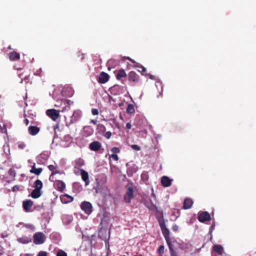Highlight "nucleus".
Here are the masks:
<instances>
[{
    "mask_svg": "<svg viewBox=\"0 0 256 256\" xmlns=\"http://www.w3.org/2000/svg\"><path fill=\"white\" fill-rule=\"evenodd\" d=\"M157 220L161 228L162 234L166 240L168 239H170V231L168 229L166 228L164 220L163 218H161L159 216H157Z\"/></svg>",
    "mask_w": 256,
    "mask_h": 256,
    "instance_id": "1",
    "label": "nucleus"
},
{
    "mask_svg": "<svg viewBox=\"0 0 256 256\" xmlns=\"http://www.w3.org/2000/svg\"><path fill=\"white\" fill-rule=\"evenodd\" d=\"M126 193L124 196V200L126 202H130L132 198L134 197V188L132 184L128 183L126 186Z\"/></svg>",
    "mask_w": 256,
    "mask_h": 256,
    "instance_id": "2",
    "label": "nucleus"
},
{
    "mask_svg": "<svg viewBox=\"0 0 256 256\" xmlns=\"http://www.w3.org/2000/svg\"><path fill=\"white\" fill-rule=\"evenodd\" d=\"M146 206L150 210L152 211V212L155 214L156 218L157 216H159L161 218H163L162 211L158 210L157 206L152 202L146 203Z\"/></svg>",
    "mask_w": 256,
    "mask_h": 256,
    "instance_id": "3",
    "label": "nucleus"
},
{
    "mask_svg": "<svg viewBox=\"0 0 256 256\" xmlns=\"http://www.w3.org/2000/svg\"><path fill=\"white\" fill-rule=\"evenodd\" d=\"M80 208L88 215H90L92 212V206L88 202H83L80 204Z\"/></svg>",
    "mask_w": 256,
    "mask_h": 256,
    "instance_id": "4",
    "label": "nucleus"
},
{
    "mask_svg": "<svg viewBox=\"0 0 256 256\" xmlns=\"http://www.w3.org/2000/svg\"><path fill=\"white\" fill-rule=\"evenodd\" d=\"M44 242V236L41 232H36L34 235V242L36 244H40Z\"/></svg>",
    "mask_w": 256,
    "mask_h": 256,
    "instance_id": "5",
    "label": "nucleus"
},
{
    "mask_svg": "<svg viewBox=\"0 0 256 256\" xmlns=\"http://www.w3.org/2000/svg\"><path fill=\"white\" fill-rule=\"evenodd\" d=\"M198 220L201 222H204L206 221H209L211 218L210 214L207 212H200L198 214Z\"/></svg>",
    "mask_w": 256,
    "mask_h": 256,
    "instance_id": "6",
    "label": "nucleus"
},
{
    "mask_svg": "<svg viewBox=\"0 0 256 256\" xmlns=\"http://www.w3.org/2000/svg\"><path fill=\"white\" fill-rule=\"evenodd\" d=\"M46 114L52 120H56L60 116V110H57L54 109L48 110L46 111Z\"/></svg>",
    "mask_w": 256,
    "mask_h": 256,
    "instance_id": "7",
    "label": "nucleus"
},
{
    "mask_svg": "<svg viewBox=\"0 0 256 256\" xmlns=\"http://www.w3.org/2000/svg\"><path fill=\"white\" fill-rule=\"evenodd\" d=\"M82 116V112L79 110H74L72 116H71L70 120L68 124L69 125L77 122L80 120Z\"/></svg>",
    "mask_w": 256,
    "mask_h": 256,
    "instance_id": "8",
    "label": "nucleus"
},
{
    "mask_svg": "<svg viewBox=\"0 0 256 256\" xmlns=\"http://www.w3.org/2000/svg\"><path fill=\"white\" fill-rule=\"evenodd\" d=\"M48 168L52 172V174L50 176V180H53L54 178V175L60 173L58 167L56 164H50L48 166Z\"/></svg>",
    "mask_w": 256,
    "mask_h": 256,
    "instance_id": "9",
    "label": "nucleus"
},
{
    "mask_svg": "<svg viewBox=\"0 0 256 256\" xmlns=\"http://www.w3.org/2000/svg\"><path fill=\"white\" fill-rule=\"evenodd\" d=\"M101 144L98 141L93 142L89 145V148L92 151L98 150L101 148Z\"/></svg>",
    "mask_w": 256,
    "mask_h": 256,
    "instance_id": "10",
    "label": "nucleus"
},
{
    "mask_svg": "<svg viewBox=\"0 0 256 256\" xmlns=\"http://www.w3.org/2000/svg\"><path fill=\"white\" fill-rule=\"evenodd\" d=\"M82 180L85 182V186H87L90 184L88 172L84 170H80Z\"/></svg>",
    "mask_w": 256,
    "mask_h": 256,
    "instance_id": "11",
    "label": "nucleus"
},
{
    "mask_svg": "<svg viewBox=\"0 0 256 256\" xmlns=\"http://www.w3.org/2000/svg\"><path fill=\"white\" fill-rule=\"evenodd\" d=\"M172 180L166 176H163L161 178L162 184L164 187H168L172 184Z\"/></svg>",
    "mask_w": 256,
    "mask_h": 256,
    "instance_id": "12",
    "label": "nucleus"
},
{
    "mask_svg": "<svg viewBox=\"0 0 256 256\" xmlns=\"http://www.w3.org/2000/svg\"><path fill=\"white\" fill-rule=\"evenodd\" d=\"M108 79L109 76L106 73L102 72L99 76L98 82L101 84H104L108 82Z\"/></svg>",
    "mask_w": 256,
    "mask_h": 256,
    "instance_id": "13",
    "label": "nucleus"
},
{
    "mask_svg": "<svg viewBox=\"0 0 256 256\" xmlns=\"http://www.w3.org/2000/svg\"><path fill=\"white\" fill-rule=\"evenodd\" d=\"M17 240L20 243H21L22 244H26L30 242L32 240V239L30 236H22L20 238H18Z\"/></svg>",
    "mask_w": 256,
    "mask_h": 256,
    "instance_id": "14",
    "label": "nucleus"
},
{
    "mask_svg": "<svg viewBox=\"0 0 256 256\" xmlns=\"http://www.w3.org/2000/svg\"><path fill=\"white\" fill-rule=\"evenodd\" d=\"M193 204V201L190 198H186L184 200L183 208L187 210L190 208Z\"/></svg>",
    "mask_w": 256,
    "mask_h": 256,
    "instance_id": "15",
    "label": "nucleus"
},
{
    "mask_svg": "<svg viewBox=\"0 0 256 256\" xmlns=\"http://www.w3.org/2000/svg\"><path fill=\"white\" fill-rule=\"evenodd\" d=\"M28 133L32 136H35L40 132V128L35 126H30L28 128Z\"/></svg>",
    "mask_w": 256,
    "mask_h": 256,
    "instance_id": "16",
    "label": "nucleus"
},
{
    "mask_svg": "<svg viewBox=\"0 0 256 256\" xmlns=\"http://www.w3.org/2000/svg\"><path fill=\"white\" fill-rule=\"evenodd\" d=\"M114 73H116V78L118 80H121L122 78H126V76L125 71L122 69L118 72L115 71Z\"/></svg>",
    "mask_w": 256,
    "mask_h": 256,
    "instance_id": "17",
    "label": "nucleus"
},
{
    "mask_svg": "<svg viewBox=\"0 0 256 256\" xmlns=\"http://www.w3.org/2000/svg\"><path fill=\"white\" fill-rule=\"evenodd\" d=\"M32 204L33 202L30 200L24 201L22 204L24 209L26 211H28L31 208Z\"/></svg>",
    "mask_w": 256,
    "mask_h": 256,
    "instance_id": "18",
    "label": "nucleus"
},
{
    "mask_svg": "<svg viewBox=\"0 0 256 256\" xmlns=\"http://www.w3.org/2000/svg\"><path fill=\"white\" fill-rule=\"evenodd\" d=\"M55 185L57 188L60 191L63 190L66 188L65 184L61 180H57L55 183Z\"/></svg>",
    "mask_w": 256,
    "mask_h": 256,
    "instance_id": "19",
    "label": "nucleus"
},
{
    "mask_svg": "<svg viewBox=\"0 0 256 256\" xmlns=\"http://www.w3.org/2000/svg\"><path fill=\"white\" fill-rule=\"evenodd\" d=\"M213 250L219 255H222L224 252L223 248L220 245L214 246L213 247Z\"/></svg>",
    "mask_w": 256,
    "mask_h": 256,
    "instance_id": "20",
    "label": "nucleus"
},
{
    "mask_svg": "<svg viewBox=\"0 0 256 256\" xmlns=\"http://www.w3.org/2000/svg\"><path fill=\"white\" fill-rule=\"evenodd\" d=\"M41 195L42 193L40 190L35 188L32 191L31 193L32 197L34 198H39Z\"/></svg>",
    "mask_w": 256,
    "mask_h": 256,
    "instance_id": "21",
    "label": "nucleus"
},
{
    "mask_svg": "<svg viewBox=\"0 0 256 256\" xmlns=\"http://www.w3.org/2000/svg\"><path fill=\"white\" fill-rule=\"evenodd\" d=\"M20 58V54L16 52H12L10 54V60H16Z\"/></svg>",
    "mask_w": 256,
    "mask_h": 256,
    "instance_id": "22",
    "label": "nucleus"
},
{
    "mask_svg": "<svg viewBox=\"0 0 256 256\" xmlns=\"http://www.w3.org/2000/svg\"><path fill=\"white\" fill-rule=\"evenodd\" d=\"M42 172V168H36L35 167V164H34L32 169L30 170L31 173L35 174L36 175H39Z\"/></svg>",
    "mask_w": 256,
    "mask_h": 256,
    "instance_id": "23",
    "label": "nucleus"
},
{
    "mask_svg": "<svg viewBox=\"0 0 256 256\" xmlns=\"http://www.w3.org/2000/svg\"><path fill=\"white\" fill-rule=\"evenodd\" d=\"M129 80L132 82H138V76L134 72H130L129 74Z\"/></svg>",
    "mask_w": 256,
    "mask_h": 256,
    "instance_id": "24",
    "label": "nucleus"
},
{
    "mask_svg": "<svg viewBox=\"0 0 256 256\" xmlns=\"http://www.w3.org/2000/svg\"><path fill=\"white\" fill-rule=\"evenodd\" d=\"M62 102L64 106H63L61 112H64L70 109V104L69 102L64 100Z\"/></svg>",
    "mask_w": 256,
    "mask_h": 256,
    "instance_id": "25",
    "label": "nucleus"
},
{
    "mask_svg": "<svg viewBox=\"0 0 256 256\" xmlns=\"http://www.w3.org/2000/svg\"><path fill=\"white\" fill-rule=\"evenodd\" d=\"M42 182L40 180H36L34 182V188L35 189L40 190L42 188Z\"/></svg>",
    "mask_w": 256,
    "mask_h": 256,
    "instance_id": "26",
    "label": "nucleus"
},
{
    "mask_svg": "<svg viewBox=\"0 0 256 256\" xmlns=\"http://www.w3.org/2000/svg\"><path fill=\"white\" fill-rule=\"evenodd\" d=\"M76 166H82L84 164V160L82 158H79L76 159L75 162Z\"/></svg>",
    "mask_w": 256,
    "mask_h": 256,
    "instance_id": "27",
    "label": "nucleus"
},
{
    "mask_svg": "<svg viewBox=\"0 0 256 256\" xmlns=\"http://www.w3.org/2000/svg\"><path fill=\"white\" fill-rule=\"evenodd\" d=\"M134 111L135 110L134 105L132 104H128L126 108V112L128 114H131L134 113Z\"/></svg>",
    "mask_w": 256,
    "mask_h": 256,
    "instance_id": "28",
    "label": "nucleus"
},
{
    "mask_svg": "<svg viewBox=\"0 0 256 256\" xmlns=\"http://www.w3.org/2000/svg\"><path fill=\"white\" fill-rule=\"evenodd\" d=\"M148 172H144L141 174V179L144 182H146L148 180Z\"/></svg>",
    "mask_w": 256,
    "mask_h": 256,
    "instance_id": "29",
    "label": "nucleus"
},
{
    "mask_svg": "<svg viewBox=\"0 0 256 256\" xmlns=\"http://www.w3.org/2000/svg\"><path fill=\"white\" fill-rule=\"evenodd\" d=\"M166 240L168 245L170 252H174V248H173V246L172 245V242H171V239L170 238Z\"/></svg>",
    "mask_w": 256,
    "mask_h": 256,
    "instance_id": "30",
    "label": "nucleus"
},
{
    "mask_svg": "<svg viewBox=\"0 0 256 256\" xmlns=\"http://www.w3.org/2000/svg\"><path fill=\"white\" fill-rule=\"evenodd\" d=\"M158 252L160 255L163 254L164 252V246H160L158 248Z\"/></svg>",
    "mask_w": 256,
    "mask_h": 256,
    "instance_id": "31",
    "label": "nucleus"
},
{
    "mask_svg": "<svg viewBox=\"0 0 256 256\" xmlns=\"http://www.w3.org/2000/svg\"><path fill=\"white\" fill-rule=\"evenodd\" d=\"M26 144L23 142H19L18 143V146L19 149H24L26 148Z\"/></svg>",
    "mask_w": 256,
    "mask_h": 256,
    "instance_id": "32",
    "label": "nucleus"
},
{
    "mask_svg": "<svg viewBox=\"0 0 256 256\" xmlns=\"http://www.w3.org/2000/svg\"><path fill=\"white\" fill-rule=\"evenodd\" d=\"M24 226L26 228H29V229L32 230V231L34 230H35L34 226V225H32V224H24Z\"/></svg>",
    "mask_w": 256,
    "mask_h": 256,
    "instance_id": "33",
    "label": "nucleus"
},
{
    "mask_svg": "<svg viewBox=\"0 0 256 256\" xmlns=\"http://www.w3.org/2000/svg\"><path fill=\"white\" fill-rule=\"evenodd\" d=\"M57 256H67V254L64 252L59 250L57 253Z\"/></svg>",
    "mask_w": 256,
    "mask_h": 256,
    "instance_id": "34",
    "label": "nucleus"
},
{
    "mask_svg": "<svg viewBox=\"0 0 256 256\" xmlns=\"http://www.w3.org/2000/svg\"><path fill=\"white\" fill-rule=\"evenodd\" d=\"M132 148L136 150H140V147L136 144H132L131 146Z\"/></svg>",
    "mask_w": 256,
    "mask_h": 256,
    "instance_id": "35",
    "label": "nucleus"
},
{
    "mask_svg": "<svg viewBox=\"0 0 256 256\" xmlns=\"http://www.w3.org/2000/svg\"><path fill=\"white\" fill-rule=\"evenodd\" d=\"M92 113L93 115H98V110L96 108H92Z\"/></svg>",
    "mask_w": 256,
    "mask_h": 256,
    "instance_id": "36",
    "label": "nucleus"
},
{
    "mask_svg": "<svg viewBox=\"0 0 256 256\" xmlns=\"http://www.w3.org/2000/svg\"><path fill=\"white\" fill-rule=\"evenodd\" d=\"M120 152V150L118 148H113V154H117Z\"/></svg>",
    "mask_w": 256,
    "mask_h": 256,
    "instance_id": "37",
    "label": "nucleus"
},
{
    "mask_svg": "<svg viewBox=\"0 0 256 256\" xmlns=\"http://www.w3.org/2000/svg\"><path fill=\"white\" fill-rule=\"evenodd\" d=\"M37 256H47L46 252H45L41 251L38 252Z\"/></svg>",
    "mask_w": 256,
    "mask_h": 256,
    "instance_id": "38",
    "label": "nucleus"
},
{
    "mask_svg": "<svg viewBox=\"0 0 256 256\" xmlns=\"http://www.w3.org/2000/svg\"><path fill=\"white\" fill-rule=\"evenodd\" d=\"M172 230L174 232L178 231V226L176 224H174L172 227Z\"/></svg>",
    "mask_w": 256,
    "mask_h": 256,
    "instance_id": "39",
    "label": "nucleus"
},
{
    "mask_svg": "<svg viewBox=\"0 0 256 256\" xmlns=\"http://www.w3.org/2000/svg\"><path fill=\"white\" fill-rule=\"evenodd\" d=\"M112 136V134L110 132H106L104 136L107 138H110Z\"/></svg>",
    "mask_w": 256,
    "mask_h": 256,
    "instance_id": "40",
    "label": "nucleus"
},
{
    "mask_svg": "<svg viewBox=\"0 0 256 256\" xmlns=\"http://www.w3.org/2000/svg\"><path fill=\"white\" fill-rule=\"evenodd\" d=\"M139 68L140 69L138 70L140 72L141 71L142 72H144L146 71V68L143 66H141Z\"/></svg>",
    "mask_w": 256,
    "mask_h": 256,
    "instance_id": "41",
    "label": "nucleus"
},
{
    "mask_svg": "<svg viewBox=\"0 0 256 256\" xmlns=\"http://www.w3.org/2000/svg\"><path fill=\"white\" fill-rule=\"evenodd\" d=\"M118 155L116 154H113V160L118 161Z\"/></svg>",
    "mask_w": 256,
    "mask_h": 256,
    "instance_id": "42",
    "label": "nucleus"
},
{
    "mask_svg": "<svg viewBox=\"0 0 256 256\" xmlns=\"http://www.w3.org/2000/svg\"><path fill=\"white\" fill-rule=\"evenodd\" d=\"M80 169L77 168L75 167L74 169V174L76 175L78 174L79 172H80Z\"/></svg>",
    "mask_w": 256,
    "mask_h": 256,
    "instance_id": "43",
    "label": "nucleus"
},
{
    "mask_svg": "<svg viewBox=\"0 0 256 256\" xmlns=\"http://www.w3.org/2000/svg\"><path fill=\"white\" fill-rule=\"evenodd\" d=\"M19 189V186H14L13 188H12V190L13 191H16V190H18Z\"/></svg>",
    "mask_w": 256,
    "mask_h": 256,
    "instance_id": "44",
    "label": "nucleus"
},
{
    "mask_svg": "<svg viewBox=\"0 0 256 256\" xmlns=\"http://www.w3.org/2000/svg\"><path fill=\"white\" fill-rule=\"evenodd\" d=\"M126 128L128 129H130L132 128V125L130 122H128L126 124Z\"/></svg>",
    "mask_w": 256,
    "mask_h": 256,
    "instance_id": "45",
    "label": "nucleus"
},
{
    "mask_svg": "<svg viewBox=\"0 0 256 256\" xmlns=\"http://www.w3.org/2000/svg\"><path fill=\"white\" fill-rule=\"evenodd\" d=\"M170 256H178V254L176 253V252H170Z\"/></svg>",
    "mask_w": 256,
    "mask_h": 256,
    "instance_id": "46",
    "label": "nucleus"
},
{
    "mask_svg": "<svg viewBox=\"0 0 256 256\" xmlns=\"http://www.w3.org/2000/svg\"><path fill=\"white\" fill-rule=\"evenodd\" d=\"M98 128L100 130H103L104 128V127L102 125L99 124L98 126Z\"/></svg>",
    "mask_w": 256,
    "mask_h": 256,
    "instance_id": "47",
    "label": "nucleus"
},
{
    "mask_svg": "<svg viewBox=\"0 0 256 256\" xmlns=\"http://www.w3.org/2000/svg\"><path fill=\"white\" fill-rule=\"evenodd\" d=\"M104 229H101V230H100V232H99V235H100V236H102V233L104 232Z\"/></svg>",
    "mask_w": 256,
    "mask_h": 256,
    "instance_id": "48",
    "label": "nucleus"
},
{
    "mask_svg": "<svg viewBox=\"0 0 256 256\" xmlns=\"http://www.w3.org/2000/svg\"><path fill=\"white\" fill-rule=\"evenodd\" d=\"M20 256H33V255L31 254H20Z\"/></svg>",
    "mask_w": 256,
    "mask_h": 256,
    "instance_id": "49",
    "label": "nucleus"
},
{
    "mask_svg": "<svg viewBox=\"0 0 256 256\" xmlns=\"http://www.w3.org/2000/svg\"><path fill=\"white\" fill-rule=\"evenodd\" d=\"M127 59H128V60H129L130 62H132V63H135V62H135V61H134V60H133L131 58H129V57H128V58H127Z\"/></svg>",
    "mask_w": 256,
    "mask_h": 256,
    "instance_id": "50",
    "label": "nucleus"
},
{
    "mask_svg": "<svg viewBox=\"0 0 256 256\" xmlns=\"http://www.w3.org/2000/svg\"><path fill=\"white\" fill-rule=\"evenodd\" d=\"M24 122H25V124L26 125H28V123H29V122H28V119H26L24 120Z\"/></svg>",
    "mask_w": 256,
    "mask_h": 256,
    "instance_id": "51",
    "label": "nucleus"
},
{
    "mask_svg": "<svg viewBox=\"0 0 256 256\" xmlns=\"http://www.w3.org/2000/svg\"><path fill=\"white\" fill-rule=\"evenodd\" d=\"M90 122L94 124H96V120H91Z\"/></svg>",
    "mask_w": 256,
    "mask_h": 256,
    "instance_id": "52",
    "label": "nucleus"
},
{
    "mask_svg": "<svg viewBox=\"0 0 256 256\" xmlns=\"http://www.w3.org/2000/svg\"><path fill=\"white\" fill-rule=\"evenodd\" d=\"M22 223H19V224H18V227H20V225H22Z\"/></svg>",
    "mask_w": 256,
    "mask_h": 256,
    "instance_id": "53",
    "label": "nucleus"
},
{
    "mask_svg": "<svg viewBox=\"0 0 256 256\" xmlns=\"http://www.w3.org/2000/svg\"><path fill=\"white\" fill-rule=\"evenodd\" d=\"M60 106V105H59V104H54V106Z\"/></svg>",
    "mask_w": 256,
    "mask_h": 256,
    "instance_id": "54",
    "label": "nucleus"
},
{
    "mask_svg": "<svg viewBox=\"0 0 256 256\" xmlns=\"http://www.w3.org/2000/svg\"><path fill=\"white\" fill-rule=\"evenodd\" d=\"M110 232L109 231L108 232V238H110Z\"/></svg>",
    "mask_w": 256,
    "mask_h": 256,
    "instance_id": "55",
    "label": "nucleus"
},
{
    "mask_svg": "<svg viewBox=\"0 0 256 256\" xmlns=\"http://www.w3.org/2000/svg\"><path fill=\"white\" fill-rule=\"evenodd\" d=\"M111 157H112V155H110L109 158H110Z\"/></svg>",
    "mask_w": 256,
    "mask_h": 256,
    "instance_id": "56",
    "label": "nucleus"
},
{
    "mask_svg": "<svg viewBox=\"0 0 256 256\" xmlns=\"http://www.w3.org/2000/svg\"><path fill=\"white\" fill-rule=\"evenodd\" d=\"M213 226H214V225L212 224V227H213Z\"/></svg>",
    "mask_w": 256,
    "mask_h": 256,
    "instance_id": "57",
    "label": "nucleus"
},
{
    "mask_svg": "<svg viewBox=\"0 0 256 256\" xmlns=\"http://www.w3.org/2000/svg\"><path fill=\"white\" fill-rule=\"evenodd\" d=\"M213 226H214V225L212 224V227H213Z\"/></svg>",
    "mask_w": 256,
    "mask_h": 256,
    "instance_id": "58",
    "label": "nucleus"
},
{
    "mask_svg": "<svg viewBox=\"0 0 256 256\" xmlns=\"http://www.w3.org/2000/svg\"><path fill=\"white\" fill-rule=\"evenodd\" d=\"M1 98V96H0V98Z\"/></svg>",
    "mask_w": 256,
    "mask_h": 256,
    "instance_id": "59",
    "label": "nucleus"
}]
</instances>
